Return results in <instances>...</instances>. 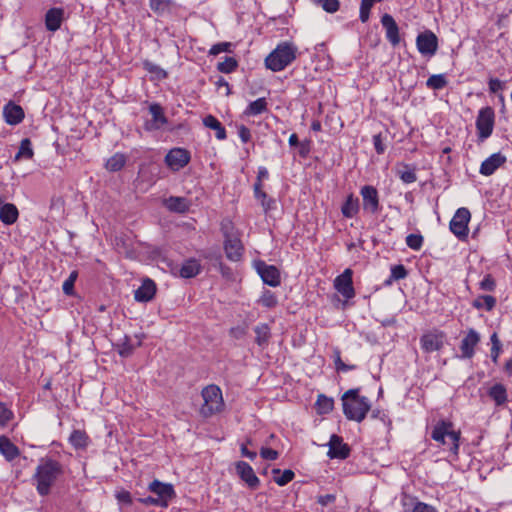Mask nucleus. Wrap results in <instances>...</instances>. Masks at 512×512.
<instances>
[{"label": "nucleus", "instance_id": "obj_53", "mask_svg": "<svg viewBox=\"0 0 512 512\" xmlns=\"http://www.w3.org/2000/svg\"><path fill=\"white\" fill-rule=\"evenodd\" d=\"M319 4L326 12L334 13L339 9L338 0H313Z\"/></svg>", "mask_w": 512, "mask_h": 512}, {"label": "nucleus", "instance_id": "obj_12", "mask_svg": "<svg viewBox=\"0 0 512 512\" xmlns=\"http://www.w3.org/2000/svg\"><path fill=\"white\" fill-rule=\"evenodd\" d=\"M418 51L424 56H433L438 49V39L432 31L420 33L416 39Z\"/></svg>", "mask_w": 512, "mask_h": 512}, {"label": "nucleus", "instance_id": "obj_16", "mask_svg": "<svg viewBox=\"0 0 512 512\" xmlns=\"http://www.w3.org/2000/svg\"><path fill=\"white\" fill-rule=\"evenodd\" d=\"M480 342V335L474 329H469L467 335L462 339L460 345L461 358L471 359L475 354V347Z\"/></svg>", "mask_w": 512, "mask_h": 512}, {"label": "nucleus", "instance_id": "obj_44", "mask_svg": "<svg viewBox=\"0 0 512 512\" xmlns=\"http://www.w3.org/2000/svg\"><path fill=\"white\" fill-rule=\"evenodd\" d=\"M426 85L431 89L440 90L447 85V80L443 74H436L428 78Z\"/></svg>", "mask_w": 512, "mask_h": 512}, {"label": "nucleus", "instance_id": "obj_50", "mask_svg": "<svg viewBox=\"0 0 512 512\" xmlns=\"http://www.w3.org/2000/svg\"><path fill=\"white\" fill-rule=\"evenodd\" d=\"M406 245L412 250H420L423 245V237L420 234H409L406 237Z\"/></svg>", "mask_w": 512, "mask_h": 512}, {"label": "nucleus", "instance_id": "obj_3", "mask_svg": "<svg viewBox=\"0 0 512 512\" xmlns=\"http://www.w3.org/2000/svg\"><path fill=\"white\" fill-rule=\"evenodd\" d=\"M460 431L453 430V423L441 420L433 427L431 438L441 445L448 446L449 451L454 455L459 454Z\"/></svg>", "mask_w": 512, "mask_h": 512}, {"label": "nucleus", "instance_id": "obj_63", "mask_svg": "<svg viewBox=\"0 0 512 512\" xmlns=\"http://www.w3.org/2000/svg\"><path fill=\"white\" fill-rule=\"evenodd\" d=\"M238 134H239L240 139L244 143H247L251 138L250 130L245 126H241L239 128Z\"/></svg>", "mask_w": 512, "mask_h": 512}, {"label": "nucleus", "instance_id": "obj_34", "mask_svg": "<svg viewBox=\"0 0 512 512\" xmlns=\"http://www.w3.org/2000/svg\"><path fill=\"white\" fill-rule=\"evenodd\" d=\"M363 195V210L365 212L375 214L379 210L378 194H362Z\"/></svg>", "mask_w": 512, "mask_h": 512}, {"label": "nucleus", "instance_id": "obj_11", "mask_svg": "<svg viewBox=\"0 0 512 512\" xmlns=\"http://www.w3.org/2000/svg\"><path fill=\"white\" fill-rule=\"evenodd\" d=\"M255 268L265 284L271 287L280 285V272L276 266L268 265L264 261H258L255 263Z\"/></svg>", "mask_w": 512, "mask_h": 512}, {"label": "nucleus", "instance_id": "obj_60", "mask_svg": "<svg viewBox=\"0 0 512 512\" xmlns=\"http://www.w3.org/2000/svg\"><path fill=\"white\" fill-rule=\"evenodd\" d=\"M336 500L335 494H325L317 497V502L322 506H327L334 503Z\"/></svg>", "mask_w": 512, "mask_h": 512}, {"label": "nucleus", "instance_id": "obj_31", "mask_svg": "<svg viewBox=\"0 0 512 512\" xmlns=\"http://www.w3.org/2000/svg\"><path fill=\"white\" fill-rule=\"evenodd\" d=\"M203 124L207 128L215 130V132H216L215 135H216L217 139L224 140L226 138L225 128L222 126V124L220 123V121L216 117H214L212 115L206 116L203 119Z\"/></svg>", "mask_w": 512, "mask_h": 512}, {"label": "nucleus", "instance_id": "obj_57", "mask_svg": "<svg viewBox=\"0 0 512 512\" xmlns=\"http://www.w3.org/2000/svg\"><path fill=\"white\" fill-rule=\"evenodd\" d=\"M479 285L480 288L484 291H493L495 289V281L490 275L485 276Z\"/></svg>", "mask_w": 512, "mask_h": 512}, {"label": "nucleus", "instance_id": "obj_21", "mask_svg": "<svg viewBox=\"0 0 512 512\" xmlns=\"http://www.w3.org/2000/svg\"><path fill=\"white\" fill-rule=\"evenodd\" d=\"M149 112L152 116V120L146 124V128L148 130L160 129L166 124L167 119L164 115L162 107L159 104H151L149 107Z\"/></svg>", "mask_w": 512, "mask_h": 512}, {"label": "nucleus", "instance_id": "obj_48", "mask_svg": "<svg viewBox=\"0 0 512 512\" xmlns=\"http://www.w3.org/2000/svg\"><path fill=\"white\" fill-rule=\"evenodd\" d=\"M13 417V411L5 403L0 402V426L6 427Z\"/></svg>", "mask_w": 512, "mask_h": 512}, {"label": "nucleus", "instance_id": "obj_37", "mask_svg": "<svg viewBox=\"0 0 512 512\" xmlns=\"http://www.w3.org/2000/svg\"><path fill=\"white\" fill-rule=\"evenodd\" d=\"M267 110V102L265 98H258L257 100L251 102L249 106L245 110V114L250 115H259Z\"/></svg>", "mask_w": 512, "mask_h": 512}, {"label": "nucleus", "instance_id": "obj_14", "mask_svg": "<svg viewBox=\"0 0 512 512\" xmlns=\"http://www.w3.org/2000/svg\"><path fill=\"white\" fill-rule=\"evenodd\" d=\"M328 446L329 450L327 455L330 459L344 460L350 455V447L336 434L331 435Z\"/></svg>", "mask_w": 512, "mask_h": 512}, {"label": "nucleus", "instance_id": "obj_7", "mask_svg": "<svg viewBox=\"0 0 512 512\" xmlns=\"http://www.w3.org/2000/svg\"><path fill=\"white\" fill-rule=\"evenodd\" d=\"M470 211L461 207L457 209L453 218L450 221V231L460 240H464L468 236V223L470 221Z\"/></svg>", "mask_w": 512, "mask_h": 512}, {"label": "nucleus", "instance_id": "obj_10", "mask_svg": "<svg viewBox=\"0 0 512 512\" xmlns=\"http://www.w3.org/2000/svg\"><path fill=\"white\" fill-rule=\"evenodd\" d=\"M352 275V270L347 268L334 280V288L347 300L352 299L355 296Z\"/></svg>", "mask_w": 512, "mask_h": 512}, {"label": "nucleus", "instance_id": "obj_35", "mask_svg": "<svg viewBox=\"0 0 512 512\" xmlns=\"http://www.w3.org/2000/svg\"><path fill=\"white\" fill-rule=\"evenodd\" d=\"M396 174L404 183H413L416 181L415 170L409 165H398L396 167Z\"/></svg>", "mask_w": 512, "mask_h": 512}, {"label": "nucleus", "instance_id": "obj_49", "mask_svg": "<svg viewBox=\"0 0 512 512\" xmlns=\"http://www.w3.org/2000/svg\"><path fill=\"white\" fill-rule=\"evenodd\" d=\"M237 67V61L233 57H226L224 61L219 62L217 69L222 73H231Z\"/></svg>", "mask_w": 512, "mask_h": 512}, {"label": "nucleus", "instance_id": "obj_47", "mask_svg": "<svg viewBox=\"0 0 512 512\" xmlns=\"http://www.w3.org/2000/svg\"><path fill=\"white\" fill-rule=\"evenodd\" d=\"M490 341H491V344H492V347H491V359L496 364L498 362V358H499V355H500V352H501L502 344H501V342H500L496 332H494L490 336Z\"/></svg>", "mask_w": 512, "mask_h": 512}, {"label": "nucleus", "instance_id": "obj_8", "mask_svg": "<svg viewBox=\"0 0 512 512\" xmlns=\"http://www.w3.org/2000/svg\"><path fill=\"white\" fill-rule=\"evenodd\" d=\"M446 335L443 331L434 330L423 334L420 338L421 348L426 353L439 351L443 348Z\"/></svg>", "mask_w": 512, "mask_h": 512}, {"label": "nucleus", "instance_id": "obj_43", "mask_svg": "<svg viewBox=\"0 0 512 512\" xmlns=\"http://www.w3.org/2000/svg\"><path fill=\"white\" fill-rule=\"evenodd\" d=\"M259 303L266 308H274L278 304V299L270 290H264L259 299Z\"/></svg>", "mask_w": 512, "mask_h": 512}, {"label": "nucleus", "instance_id": "obj_58", "mask_svg": "<svg viewBox=\"0 0 512 512\" xmlns=\"http://www.w3.org/2000/svg\"><path fill=\"white\" fill-rule=\"evenodd\" d=\"M260 455L263 459L265 460H276L278 458V452L274 449H271V448H261L260 450Z\"/></svg>", "mask_w": 512, "mask_h": 512}, {"label": "nucleus", "instance_id": "obj_19", "mask_svg": "<svg viewBox=\"0 0 512 512\" xmlns=\"http://www.w3.org/2000/svg\"><path fill=\"white\" fill-rule=\"evenodd\" d=\"M505 162L506 157L502 153H494L482 162L479 171L485 176L492 175Z\"/></svg>", "mask_w": 512, "mask_h": 512}, {"label": "nucleus", "instance_id": "obj_2", "mask_svg": "<svg viewBox=\"0 0 512 512\" xmlns=\"http://www.w3.org/2000/svg\"><path fill=\"white\" fill-rule=\"evenodd\" d=\"M359 388L347 390L341 397L343 413L348 420L362 422L371 409V403L365 396L359 395Z\"/></svg>", "mask_w": 512, "mask_h": 512}, {"label": "nucleus", "instance_id": "obj_30", "mask_svg": "<svg viewBox=\"0 0 512 512\" xmlns=\"http://www.w3.org/2000/svg\"><path fill=\"white\" fill-rule=\"evenodd\" d=\"M488 395L497 406H501L507 401V390L504 385L500 383L494 384L488 391Z\"/></svg>", "mask_w": 512, "mask_h": 512}, {"label": "nucleus", "instance_id": "obj_64", "mask_svg": "<svg viewBox=\"0 0 512 512\" xmlns=\"http://www.w3.org/2000/svg\"><path fill=\"white\" fill-rule=\"evenodd\" d=\"M246 334V329L241 326L233 327L230 329V335L236 339L242 338Z\"/></svg>", "mask_w": 512, "mask_h": 512}, {"label": "nucleus", "instance_id": "obj_61", "mask_svg": "<svg viewBox=\"0 0 512 512\" xmlns=\"http://www.w3.org/2000/svg\"><path fill=\"white\" fill-rule=\"evenodd\" d=\"M139 501L144 505H152L162 507V503L156 496H148L145 498H140Z\"/></svg>", "mask_w": 512, "mask_h": 512}, {"label": "nucleus", "instance_id": "obj_17", "mask_svg": "<svg viewBox=\"0 0 512 512\" xmlns=\"http://www.w3.org/2000/svg\"><path fill=\"white\" fill-rule=\"evenodd\" d=\"M224 251L226 257L233 262L240 261L243 256L244 247L239 236L224 240Z\"/></svg>", "mask_w": 512, "mask_h": 512}, {"label": "nucleus", "instance_id": "obj_38", "mask_svg": "<svg viewBox=\"0 0 512 512\" xmlns=\"http://www.w3.org/2000/svg\"><path fill=\"white\" fill-rule=\"evenodd\" d=\"M126 163V157L123 154L116 153L106 162V168L109 171L116 172L123 168Z\"/></svg>", "mask_w": 512, "mask_h": 512}, {"label": "nucleus", "instance_id": "obj_32", "mask_svg": "<svg viewBox=\"0 0 512 512\" xmlns=\"http://www.w3.org/2000/svg\"><path fill=\"white\" fill-rule=\"evenodd\" d=\"M254 332L256 334L255 342L260 347L267 346L271 336L270 327L264 323L258 324L254 327Z\"/></svg>", "mask_w": 512, "mask_h": 512}, {"label": "nucleus", "instance_id": "obj_23", "mask_svg": "<svg viewBox=\"0 0 512 512\" xmlns=\"http://www.w3.org/2000/svg\"><path fill=\"white\" fill-rule=\"evenodd\" d=\"M63 10L60 8H52L45 15V25L47 30L55 32L61 27L63 20Z\"/></svg>", "mask_w": 512, "mask_h": 512}, {"label": "nucleus", "instance_id": "obj_40", "mask_svg": "<svg viewBox=\"0 0 512 512\" xmlns=\"http://www.w3.org/2000/svg\"><path fill=\"white\" fill-rule=\"evenodd\" d=\"M139 345L140 341L133 344L131 339L128 336H125L123 341L118 344V353L121 357H129L133 353L135 347Z\"/></svg>", "mask_w": 512, "mask_h": 512}, {"label": "nucleus", "instance_id": "obj_42", "mask_svg": "<svg viewBox=\"0 0 512 512\" xmlns=\"http://www.w3.org/2000/svg\"><path fill=\"white\" fill-rule=\"evenodd\" d=\"M33 156V150L31 147V142L28 138H25L21 141L19 150L15 155V160L31 159Z\"/></svg>", "mask_w": 512, "mask_h": 512}, {"label": "nucleus", "instance_id": "obj_54", "mask_svg": "<svg viewBox=\"0 0 512 512\" xmlns=\"http://www.w3.org/2000/svg\"><path fill=\"white\" fill-rule=\"evenodd\" d=\"M144 67L148 72L155 74L158 79H163L167 76L161 67L151 62H145Z\"/></svg>", "mask_w": 512, "mask_h": 512}, {"label": "nucleus", "instance_id": "obj_22", "mask_svg": "<svg viewBox=\"0 0 512 512\" xmlns=\"http://www.w3.org/2000/svg\"><path fill=\"white\" fill-rule=\"evenodd\" d=\"M156 293L155 283L147 279L142 285L135 291L134 298L138 302H148L150 301Z\"/></svg>", "mask_w": 512, "mask_h": 512}, {"label": "nucleus", "instance_id": "obj_62", "mask_svg": "<svg viewBox=\"0 0 512 512\" xmlns=\"http://www.w3.org/2000/svg\"><path fill=\"white\" fill-rule=\"evenodd\" d=\"M298 153L301 157H306L310 152V141H303L298 144Z\"/></svg>", "mask_w": 512, "mask_h": 512}, {"label": "nucleus", "instance_id": "obj_59", "mask_svg": "<svg viewBox=\"0 0 512 512\" xmlns=\"http://www.w3.org/2000/svg\"><path fill=\"white\" fill-rule=\"evenodd\" d=\"M412 512H438V511L432 505L426 504L424 502H417L414 505Z\"/></svg>", "mask_w": 512, "mask_h": 512}, {"label": "nucleus", "instance_id": "obj_24", "mask_svg": "<svg viewBox=\"0 0 512 512\" xmlns=\"http://www.w3.org/2000/svg\"><path fill=\"white\" fill-rule=\"evenodd\" d=\"M69 443L75 450H85L90 444V438L84 430L75 429L71 432Z\"/></svg>", "mask_w": 512, "mask_h": 512}, {"label": "nucleus", "instance_id": "obj_26", "mask_svg": "<svg viewBox=\"0 0 512 512\" xmlns=\"http://www.w3.org/2000/svg\"><path fill=\"white\" fill-rule=\"evenodd\" d=\"M0 453L7 461L11 462L19 456L20 451L8 437L2 435L0 436Z\"/></svg>", "mask_w": 512, "mask_h": 512}, {"label": "nucleus", "instance_id": "obj_28", "mask_svg": "<svg viewBox=\"0 0 512 512\" xmlns=\"http://www.w3.org/2000/svg\"><path fill=\"white\" fill-rule=\"evenodd\" d=\"M165 205L170 211L183 213L188 210L190 202L185 197L171 196L165 200Z\"/></svg>", "mask_w": 512, "mask_h": 512}, {"label": "nucleus", "instance_id": "obj_20", "mask_svg": "<svg viewBox=\"0 0 512 512\" xmlns=\"http://www.w3.org/2000/svg\"><path fill=\"white\" fill-rule=\"evenodd\" d=\"M3 115L8 124L17 125L23 120L24 111L21 106L10 102L4 106Z\"/></svg>", "mask_w": 512, "mask_h": 512}, {"label": "nucleus", "instance_id": "obj_45", "mask_svg": "<svg viewBox=\"0 0 512 512\" xmlns=\"http://www.w3.org/2000/svg\"><path fill=\"white\" fill-rule=\"evenodd\" d=\"M221 232L224 236V240L232 237L239 236L238 231L234 227V224L229 219H223L221 221Z\"/></svg>", "mask_w": 512, "mask_h": 512}, {"label": "nucleus", "instance_id": "obj_51", "mask_svg": "<svg viewBox=\"0 0 512 512\" xmlns=\"http://www.w3.org/2000/svg\"><path fill=\"white\" fill-rule=\"evenodd\" d=\"M407 276V270L404 265H394L391 267L390 279L387 283H390L392 280H401Z\"/></svg>", "mask_w": 512, "mask_h": 512}, {"label": "nucleus", "instance_id": "obj_55", "mask_svg": "<svg viewBox=\"0 0 512 512\" xmlns=\"http://www.w3.org/2000/svg\"><path fill=\"white\" fill-rule=\"evenodd\" d=\"M231 47L230 42H221L213 45L209 51L210 55H218L222 52H229Z\"/></svg>", "mask_w": 512, "mask_h": 512}, {"label": "nucleus", "instance_id": "obj_13", "mask_svg": "<svg viewBox=\"0 0 512 512\" xmlns=\"http://www.w3.org/2000/svg\"><path fill=\"white\" fill-rule=\"evenodd\" d=\"M190 161V154L186 149L173 148L165 156L166 165L173 171H179Z\"/></svg>", "mask_w": 512, "mask_h": 512}, {"label": "nucleus", "instance_id": "obj_27", "mask_svg": "<svg viewBox=\"0 0 512 512\" xmlns=\"http://www.w3.org/2000/svg\"><path fill=\"white\" fill-rule=\"evenodd\" d=\"M19 217V212L14 204L6 203L0 209V220L5 225L14 224Z\"/></svg>", "mask_w": 512, "mask_h": 512}, {"label": "nucleus", "instance_id": "obj_52", "mask_svg": "<svg viewBox=\"0 0 512 512\" xmlns=\"http://www.w3.org/2000/svg\"><path fill=\"white\" fill-rule=\"evenodd\" d=\"M172 0H149L151 10L162 13L170 7Z\"/></svg>", "mask_w": 512, "mask_h": 512}, {"label": "nucleus", "instance_id": "obj_6", "mask_svg": "<svg viewBox=\"0 0 512 512\" xmlns=\"http://www.w3.org/2000/svg\"><path fill=\"white\" fill-rule=\"evenodd\" d=\"M494 124V110L489 106L481 108L478 112L475 123L477 129L478 142H484L492 135Z\"/></svg>", "mask_w": 512, "mask_h": 512}, {"label": "nucleus", "instance_id": "obj_18", "mask_svg": "<svg viewBox=\"0 0 512 512\" xmlns=\"http://www.w3.org/2000/svg\"><path fill=\"white\" fill-rule=\"evenodd\" d=\"M381 24L386 31L387 40L396 46L400 43L399 27L390 14H384L381 17Z\"/></svg>", "mask_w": 512, "mask_h": 512}, {"label": "nucleus", "instance_id": "obj_1", "mask_svg": "<svg viewBox=\"0 0 512 512\" xmlns=\"http://www.w3.org/2000/svg\"><path fill=\"white\" fill-rule=\"evenodd\" d=\"M61 473L62 466L58 461L50 458L41 459L33 476L39 495H48Z\"/></svg>", "mask_w": 512, "mask_h": 512}, {"label": "nucleus", "instance_id": "obj_41", "mask_svg": "<svg viewBox=\"0 0 512 512\" xmlns=\"http://www.w3.org/2000/svg\"><path fill=\"white\" fill-rule=\"evenodd\" d=\"M273 474H280L279 476L274 477V481L279 486H285L289 482H291L295 476L294 472L290 469H286L281 473V470L278 468L273 469Z\"/></svg>", "mask_w": 512, "mask_h": 512}, {"label": "nucleus", "instance_id": "obj_39", "mask_svg": "<svg viewBox=\"0 0 512 512\" xmlns=\"http://www.w3.org/2000/svg\"><path fill=\"white\" fill-rule=\"evenodd\" d=\"M257 201L260 202L265 213H268L277 208V200L271 197L270 194H255Z\"/></svg>", "mask_w": 512, "mask_h": 512}, {"label": "nucleus", "instance_id": "obj_25", "mask_svg": "<svg viewBox=\"0 0 512 512\" xmlns=\"http://www.w3.org/2000/svg\"><path fill=\"white\" fill-rule=\"evenodd\" d=\"M201 268V264L197 259L189 258L182 263L179 275L186 279L193 278L201 272Z\"/></svg>", "mask_w": 512, "mask_h": 512}, {"label": "nucleus", "instance_id": "obj_5", "mask_svg": "<svg viewBox=\"0 0 512 512\" xmlns=\"http://www.w3.org/2000/svg\"><path fill=\"white\" fill-rule=\"evenodd\" d=\"M201 396L204 403L200 407V414L209 418L224 409V400L221 389L214 384L208 385L202 389Z\"/></svg>", "mask_w": 512, "mask_h": 512}, {"label": "nucleus", "instance_id": "obj_9", "mask_svg": "<svg viewBox=\"0 0 512 512\" xmlns=\"http://www.w3.org/2000/svg\"><path fill=\"white\" fill-rule=\"evenodd\" d=\"M149 491L153 493L162 503V508L168 507L170 501L176 496L172 484L154 480L149 484Z\"/></svg>", "mask_w": 512, "mask_h": 512}, {"label": "nucleus", "instance_id": "obj_56", "mask_svg": "<svg viewBox=\"0 0 512 512\" xmlns=\"http://www.w3.org/2000/svg\"><path fill=\"white\" fill-rule=\"evenodd\" d=\"M489 91L491 93H497L504 89L505 83L498 78H490L489 82Z\"/></svg>", "mask_w": 512, "mask_h": 512}, {"label": "nucleus", "instance_id": "obj_29", "mask_svg": "<svg viewBox=\"0 0 512 512\" xmlns=\"http://www.w3.org/2000/svg\"><path fill=\"white\" fill-rule=\"evenodd\" d=\"M359 209V198H354L353 194H349L341 207V212L344 217L353 218L358 213Z\"/></svg>", "mask_w": 512, "mask_h": 512}, {"label": "nucleus", "instance_id": "obj_15", "mask_svg": "<svg viewBox=\"0 0 512 512\" xmlns=\"http://www.w3.org/2000/svg\"><path fill=\"white\" fill-rule=\"evenodd\" d=\"M236 472L240 479L244 481L250 489L255 490L259 487L260 480L256 476L251 465L247 462L238 461L236 463Z\"/></svg>", "mask_w": 512, "mask_h": 512}, {"label": "nucleus", "instance_id": "obj_4", "mask_svg": "<svg viewBox=\"0 0 512 512\" xmlns=\"http://www.w3.org/2000/svg\"><path fill=\"white\" fill-rule=\"evenodd\" d=\"M297 49L290 43L279 44L265 59L266 67L274 72L282 71L296 58Z\"/></svg>", "mask_w": 512, "mask_h": 512}, {"label": "nucleus", "instance_id": "obj_36", "mask_svg": "<svg viewBox=\"0 0 512 512\" xmlns=\"http://www.w3.org/2000/svg\"><path fill=\"white\" fill-rule=\"evenodd\" d=\"M317 412L319 414H328L334 408V400L330 397H327L324 394L318 395L316 401Z\"/></svg>", "mask_w": 512, "mask_h": 512}, {"label": "nucleus", "instance_id": "obj_46", "mask_svg": "<svg viewBox=\"0 0 512 512\" xmlns=\"http://www.w3.org/2000/svg\"><path fill=\"white\" fill-rule=\"evenodd\" d=\"M78 278V272L72 271L69 277L64 281L62 290L65 295L72 296L74 294V284Z\"/></svg>", "mask_w": 512, "mask_h": 512}, {"label": "nucleus", "instance_id": "obj_33", "mask_svg": "<svg viewBox=\"0 0 512 512\" xmlns=\"http://www.w3.org/2000/svg\"><path fill=\"white\" fill-rule=\"evenodd\" d=\"M472 306L475 309H485L486 311H491L496 306V298L491 295H481L472 302Z\"/></svg>", "mask_w": 512, "mask_h": 512}]
</instances>
